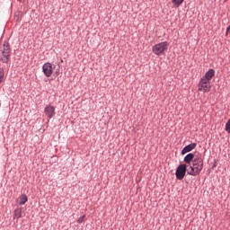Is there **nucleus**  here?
<instances>
[{
    "instance_id": "4468645a",
    "label": "nucleus",
    "mask_w": 230,
    "mask_h": 230,
    "mask_svg": "<svg viewBox=\"0 0 230 230\" xmlns=\"http://www.w3.org/2000/svg\"><path fill=\"white\" fill-rule=\"evenodd\" d=\"M4 80V68H0V84Z\"/></svg>"
},
{
    "instance_id": "f257e3e1",
    "label": "nucleus",
    "mask_w": 230,
    "mask_h": 230,
    "mask_svg": "<svg viewBox=\"0 0 230 230\" xmlns=\"http://www.w3.org/2000/svg\"><path fill=\"white\" fill-rule=\"evenodd\" d=\"M204 168V156L202 154L196 155L195 158L192 160V164L189 166L187 171L188 175H192V177H197L200 174L202 169Z\"/></svg>"
},
{
    "instance_id": "9b49d317",
    "label": "nucleus",
    "mask_w": 230,
    "mask_h": 230,
    "mask_svg": "<svg viewBox=\"0 0 230 230\" xmlns=\"http://www.w3.org/2000/svg\"><path fill=\"white\" fill-rule=\"evenodd\" d=\"M22 217V210L21 208H16L13 211V218H16V220H19V218Z\"/></svg>"
},
{
    "instance_id": "dca6fc26",
    "label": "nucleus",
    "mask_w": 230,
    "mask_h": 230,
    "mask_svg": "<svg viewBox=\"0 0 230 230\" xmlns=\"http://www.w3.org/2000/svg\"><path fill=\"white\" fill-rule=\"evenodd\" d=\"M84 218H85V215L80 217L78 219H77V223L78 224H82L84 222Z\"/></svg>"
},
{
    "instance_id": "f03ea898",
    "label": "nucleus",
    "mask_w": 230,
    "mask_h": 230,
    "mask_svg": "<svg viewBox=\"0 0 230 230\" xmlns=\"http://www.w3.org/2000/svg\"><path fill=\"white\" fill-rule=\"evenodd\" d=\"M10 53H12L10 43L4 41L3 48H0V62L3 64H8L10 62Z\"/></svg>"
},
{
    "instance_id": "f8f14e48",
    "label": "nucleus",
    "mask_w": 230,
    "mask_h": 230,
    "mask_svg": "<svg viewBox=\"0 0 230 230\" xmlns=\"http://www.w3.org/2000/svg\"><path fill=\"white\" fill-rule=\"evenodd\" d=\"M27 202H28V196H26V194H22V196H20V202H19L20 206H24V204H26Z\"/></svg>"
},
{
    "instance_id": "f3484780",
    "label": "nucleus",
    "mask_w": 230,
    "mask_h": 230,
    "mask_svg": "<svg viewBox=\"0 0 230 230\" xmlns=\"http://www.w3.org/2000/svg\"><path fill=\"white\" fill-rule=\"evenodd\" d=\"M17 1H22V0H17Z\"/></svg>"
},
{
    "instance_id": "39448f33",
    "label": "nucleus",
    "mask_w": 230,
    "mask_h": 230,
    "mask_svg": "<svg viewBox=\"0 0 230 230\" xmlns=\"http://www.w3.org/2000/svg\"><path fill=\"white\" fill-rule=\"evenodd\" d=\"M55 66L49 62L44 63L42 66V73L47 76V78H49L51 75H53V69H55Z\"/></svg>"
},
{
    "instance_id": "2eb2a0df",
    "label": "nucleus",
    "mask_w": 230,
    "mask_h": 230,
    "mask_svg": "<svg viewBox=\"0 0 230 230\" xmlns=\"http://www.w3.org/2000/svg\"><path fill=\"white\" fill-rule=\"evenodd\" d=\"M225 130L227 132V134H230V119L226 123Z\"/></svg>"
},
{
    "instance_id": "20e7f679",
    "label": "nucleus",
    "mask_w": 230,
    "mask_h": 230,
    "mask_svg": "<svg viewBox=\"0 0 230 230\" xmlns=\"http://www.w3.org/2000/svg\"><path fill=\"white\" fill-rule=\"evenodd\" d=\"M186 172H188V165L185 164H180L176 168L175 175L178 181H182L186 177Z\"/></svg>"
},
{
    "instance_id": "423d86ee",
    "label": "nucleus",
    "mask_w": 230,
    "mask_h": 230,
    "mask_svg": "<svg viewBox=\"0 0 230 230\" xmlns=\"http://www.w3.org/2000/svg\"><path fill=\"white\" fill-rule=\"evenodd\" d=\"M199 91L203 93H209L211 91V84L206 79H200L199 83Z\"/></svg>"
},
{
    "instance_id": "7ed1b4c3",
    "label": "nucleus",
    "mask_w": 230,
    "mask_h": 230,
    "mask_svg": "<svg viewBox=\"0 0 230 230\" xmlns=\"http://www.w3.org/2000/svg\"><path fill=\"white\" fill-rule=\"evenodd\" d=\"M166 51H168V41H162L153 46V53H155V55H157V57L164 55Z\"/></svg>"
},
{
    "instance_id": "0eeeda50",
    "label": "nucleus",
    "mask_w": 230,
    "mask_h": 230,
    "mask_svg": "<svg viewBox=\"0 0 230 230\" xmlns=\"http://www.w3.org/2000/svg\"><path fill=\"white\" fill-rule=\"evenodd\" d=\"M45 116L49 118V119H51V118H54L55 116V106L52 105H47L44 109Z\"/></svg>"
},
{
    "instance_id": "ddd939ff",
    "label": "nucleus",
    "mask_w": 230,
    "mask_h": 230,
    "mask_svg": "<svg viewBox=\"0 0 230 230\" xmlns=\"http://www.w3.org/2000/svg\"><path fill=\"white\" fill-rule=\"evenodd\" d=\"M172 3L174 6H181L184 3V0H172Z\"/></svg>"
},
{
    "instance_id": "9d476101",
    "label": "nucleus",
    "mask_w": 230,
    "mask_h": 230,
    "mask_svg": "<svg viewBox=\"0 0 230 230\" xmlns=\"http://www.w3.org/2000/svg\"><path fill=\"white\" fill-rule=\"evenodd\" d=\"M197 155H195L193 153H189L184 158L183 161L186 163V164H191V162L193 163V160L195 159Z\"/></svg>"
},
{
    "instance_id": "1a4fd4ad",
    "label": "nucleus",
    "mask_w": 230,
    "mask_h": 230,
    "mask_svg": "<svg viewBox=\"0 0 230 230\" xmlns=\"http://www.w3.org/2000/svg\"><path fill=\"white\" fill-rule=\"evenodd\" d=\"M213 76H215V69L210 68L205 73V75L201 77V79H204L207 82H211V80H213Z\"/></svg>"
},
{
    "instance_id": "6e6552de",
    "label": "nucleus",
    "mask_w": 230,
    "mask_h": 230,
    "mask_svg": "<svg viewBox=\"0 0 230 230\" xmlns=\"http://www.w3.org/2000/svg\"><path fill=\"white\" fill-rule=\"evenodd\" d=\"M195 148H197V143H191V144H189L188 146H185L181 150V155H184L189 152L195 150Z\"/></svg>"
}]
</instances>
